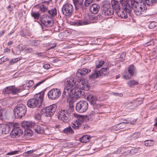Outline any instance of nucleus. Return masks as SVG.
Returning a JSON list of instances; mask_svg holds the SVG:
<instances>
[{
	"label": "nucleus",
	"mask_w": 157,
	"mask_h": 157,
	"mask_svg": "<svg viewBox=\"0 0 157 157\" xmlns=\"http://www.w3.org/2000/svg\"><path fill=\"white\" fill-rule=\"evenodd\" d=\"M94 113H95L93 111H92L90 114L86 116L81 115L76 113H74V116L76 119L72 123V127L75 129H79L82 123L88 121L90 119L94 116Z\"/></svg>",
	"instance_id": "f257e3e1"
},
{
	"label": "nucleus",
	"mask_w": 157,
	"mask_h": 157,
	"mask_svg": "<svg viewBox=\"0 0 157 157\" xmlns=\"http://www.w3.org/2000/svg\"><path fill=\"white\" fill-rule=\"evenodd\" d=\"M44 95V93L42 92L36 94L34 98L30 99L27 102L28 106L31 108L36 107H40L42 105Z\"/></svg>",
	"instance_id": "f03ea898"
},
{
	"label": "nucleus",
	"mask_w": 157,
	"mask_h": 157,
	"mask_svg": "<svg viewBox=\"0 0 157 157\" xmlns=\"http://www.w3.org/2000/svg\"><path fill=\"white\" fill-rule=\"evenodd\" d=\"M21 126L25 129L28 128H33L35 132L38 134H43L44 133V128L42 125L36 124L34 122L32 121H24L21 124Z\"/></svg>",
	"instance_id": "7ed1b4c3"
},
{
	"label": "nucleus",
	"mask_w": 157,
	"mask_h": 157,
	"mask_svg": "<svg viewBox=\"0 0 157 157\" xmlns=\"http://www.w3.org/2000/svg\"><path fill=\"white\" fill-rule=\"evenodd\" d=\"M143 0H127L126 1H121V3L126 11L130 13L131 8L130 6L142 5Z\"/></svg>",
	"instance_id": "20e7f679"
},
{
	"label": "nucleus",
	"mask_w": 157,
	"mask_h": 157,
	"mask_svg": "<svg viewBox=\"0 0 157 157\" xmlns=\"http://www.w3.org/2000/svg\"><path fill=\"white\" fill-rule=\"evenodd\" d=\"M84 92L78 88H75L71 89V98H69L68 101L69 102L75 101L79 98L83 96Z\"/></svg>",
	"instance_id": "39448f33"
},
{
	"label": "nucleus",
	"mask_w": 157,
	"mask_h": 157,
	"mask_svg": "<svg viewBox=\"0 0 157 157\" xmlns=\"http://www.w3.org/2000/svg\"><path fill=\"white\" fill-rule=\"evenodd\" d=\"M15 116L18 118H21L24 116L27 112V109L25 105L23 104L17 105L14 109Z\"/></svg>",
	"instance_id": "423d86ee"
},
{
	"label": "nucleus",
	"mask_w": 157,
	"mask_h": 157,
	"mask_svg": "<svg viewBox=\"0 0 157 157\" xmlns=\"http://www.w3.org/2000/svg\"><path fill=\"white\" fill-rule=\"evenodd\" d=\"M131 8V10L133 9L134 13L137 16H142L146 15L144 14L147 10L146 5L142 3V5H138L137 6H130Z\"/></svg>",
	"instance_id": "0eeeda50"
},
{
	"label": "nucleus",
	"mask_w": 157,
	"mask_h": 157,
	"mask_svg": "<svg viewBox=\"0 0 157 157\" xmlns=\"http://www.w3.org/2000/svg\"><path fill=\"white\" fill-rule=\"evenodd\" d=\"M23 90L21 88H17L14 86L7 87L5 88L2 91L3 94H16L22 91Z\"/></svg>",
	"instance_id": "6e6552de"
},
{
	"label": "nucleus",
	"mask_w": 157,
	"mask_h": 157,
	"mask_svg": "<svg viewBox=\"0 0 157 157\" xmlns=\"http://www.w3.org/2000/svg\"><path fill=\"white\" fill-rule=\"evenodd\" d=\"M88 103L86 101H81L76 104V110L79 113L85 112L88 108Z\"/></svg>",
	"instance_id": "1a4fd4ad"
},
{
	"label": "nucleus",
	"mask_w": 157,
	"mask_h": 157,
	"mask_svg": "<svg viewBox=\"0 0 157 157\" xmlns=\"http://www.w3.org/2000/svg\"><path fill=\"white\" fill-rule=\"evenodd\" d=\"M57 108L56 104H53L44 108L42 110L44 115L46 117H50L55 113Z\"/></svg>",
	"instance_id": "9d476101"
},
{
	"label": "nucleus",
	"mask_w": 157,
	"mask_h": 157,
	"mask_svg": "<svg viewBox=\"0 0 157 157\" xmlns=\"http://www.w3.org/2000/svg\"><path fill=\"white\" fill-rule=\"evenodd\" d=\"M70 114L66 110H61L58 113V118L60 120L65 123L67 122L70 119Z\"/></svg>",
	"instance_id": "9b49d317"
},
{
	"label": "nucleus",
	"mask_w": 157,
	"mask_h": 157,
	"mask_svg": "<svg viewBox=\"0 0 157 157\" xmlns=\"http://www.w3.org/2000/svg\"><path fill=\"white\" fill-rule=\"evenodd\" d=\"M74 9L73 6L70 3L64 4L62 8L63 14L66 16L70 17L73 13Z\"/></svg>",
	"instance_id": "f8f14e48"
},
{
	"label": "nucleus",
	"mask_w": 157,
	"mask_h": 157,
	"mask_svg": "<svg viewBox=\"0 0 157 157\" xmlns=\"http://www.w3.org/2000/svg\"><path fill=\"white\" fill-rule=\"evenodd\" d=\"M61 94V92L59 89L57 88L53 89L49 91L48 96L52 100H55L58 98Z\"/></svg>",
	"instance_id": "ddd939ff"
},
{
	"label": "nucleus",
	"mask_w": 157,
	"mask_h": 157,
	"mask_svg": "<svg viewBox=\"0 0 157 157\" xmlns=\"http://www.w3.org/2000/svg\"><path fill=\"white\" fill-rule=\"evenodd\" d=\"M40 21L45 26L47 27H50L53 25L51 18L47 15L42 16L40 18Z\"/></svg>",
	"instance_id": "4468645a"
},
{
	"label": "nucleus",
	"mask_w": 157,
	"mask_h": 157,
	"mask_svg": "<svg viewBox=\"0 0 157 157\" xmlns=\"http://www.w3.org/2000/svg\"><path fill=\"white\" fill-rule=\"evenodd\" d=\"M76 82V79L75 78L71 77L67 78L65 81V87L71 89Z\"/></svg>",
	"instance_id": "2eb2a0df"
},
{
	"label": "nucleus",
	"mask_w": 157,
	"mask_h": 157,
	"mask_svg": "<svg viewBox=\"0 0 157 157\" xmlns=\"http://www.w3.org/2000/svg\"><path fill=\"white\" fill-rule=\"evenodd\" d=\"M122 0L120 1V3L118 2L117 1L114 0H112L111 2V5L112 7V9L115 11V13L118 12L119 11L121 10V6L123 7V9L124 11H125L124 9V8L121 5V1Z\"/></svg>",
	"instance_id": "dca6fc26"
},
{
	"label": "nucleus",
	"mask_w": 157,
	"mask_h": 157,
	"mask_svg": "<svg viewBox=\"0 0 157 157\" xmlns=\"http://www.w3.org/2000/svg\"><path fill=\"white\" fill-rule=\"evenodd\" d=\"M78 88L82 90H87L89 89L88 82L86 79H82L78 82Z\"/></svg>",
	"instance_id": "f3484780"
},
{
	"label": "nucleus",
	"mask_w": 157,
	"mask_h": 157,
	"mask_svg": "<svg viewBox=\"0 0 157 157\" xmlns=\"http://www.w3.org/2000/svg\"><path fill=\"white\" fill-rule=\"evenodd\" d=\"M11 134L13 137L17 138L22 134L23 130L20 127H15L12 130Z\"/></svg>",
	"instance_id": "a211bd4d"
},
{
	"label": "nucleus",
	"mask_w": 157,
	"mask_h": 157,
	"mask_svg": "<svg viewBox=\"0 0 157 157\" xmlns=\"http://www.w3.org/2000/svg\"><path fill=\"white\" fill-rule=\"evenodd\" d=\"M91 70L89 69L83 68L79 69L76 73V76L78 77L81 78L83 76L86 75Z\"/></svg>",
	"instance_id": "6ab92c4d"
},
{
	"label": "nucleus",
	"mask_w": 157,
	"mask_h": 157,
	"mask_svg": "<svg viewBox=\"0 0 157 157\" xmlns=\"http://www.w3.org/2000/svg\"><path fill=\"white\" fill-rule=\"evenodd\" d=\"M62 97L63 98H67V101L69 98H71V89L67 88H65L63 91Z\"/></svg>",
	"instance_id": "aec40b11"
},
{
	"label": "nucleus",
	"mask_w": 157,
	"mask_h": 157,
	"mask_svg": "<svg viewBox=\"0 0 157 157\" xmlns=\"http://www.w3.org/2000/svg\"><path fill=\"white\" fill-rule=\"evenodd\" d=\"M87 100L89 101L90 103L92 105L96 104L97 100L96 97L91 94H88L86 98Z\"/></svg>",
	"instance_id": "412c9836"
},
{
	"label": "nucleus",
	"mask_w": 157,
	"mask_h": 157,
	"mask_svg": "<svg viewBox=\"0 0 157 157\" xmlns=\"http://www.w3.org/2000/svg\"><path fill=\"white\" fill-rule=\"evenodd\" d=\"M71 25H73L75 26H78L86 25L88 24V23L86 21H83L81 20H77L76 21H71L70 22Z\"/></svg>",
	"instance_id": "4be33fe9"
},
{
	"label": "nucleus",
	"mask_w": 157,
	"mask_h": 157,
	"mask_svg": "<svg viewBox=\"0 0 157 157\" xmlns=\"http://www.w3.org/2000/svg\"><path fill=\"white\" fill-rule=\"evenodd\" d=\"M100 9V6L97 4H93L90 7L91 12L94 14H97L98 13Z\"/></svg>",
	"instance_id": "5701e85b"
},
{
	"label": "nucleus",
	"mask_w": 157,
	"mask_h": 157,
	"mask_svg": "<svg viewBox=\"0 0 157 157\" xmlns=\"http://www.w3.org/2000/svg\"><path fill=\"white\" fill-rule=\"evenodd\" d=\"M103 14L105 16H110L113 15L114 13V10L111 8H106L102 10Z\"/></svg>",
	"instance_id": "b1692460"
},
{
	"label": "nucleus",
	"mask_w": 157,
	"mask_h": 157,
	"mask_svg": "<svg viewBox=\"0 0 157 157\" xmlns=\"http://www.w3.org/2000/svg\"><path fill=\"white\" fill-rule=\"evenodd\" d=\"M128 71L130 76H132L136 74V69L133 65H131L129 66Z\"/></svg>",
	"instance_id": "393cba45"
},
{
	"label": "nucleus",
	"mask_w": 157,
	"mask_h": 157,
	"mask_svg": "<svg viewBox=\"0 0 157 157\" xmlns=\"http://www.w3.org/2000/svg\"><path fill=\"white\" fill-rule=\"evenodd\" d=\"M100 71L95 70L92 74L89 76V78L90 79H94L99 77L100 76Z\"/></svg>",
	"instance_id": "a878e982"
},
{
	"label": "nucleus",
	"mask_w": 157,
	"mask_h": 157,
	"mask_svg": "<svg viewBox=\"0 0 157 157\" xmlns=\"http://www.w3.org/2000/svg\"><path fill=\"white\" fill-rule=\"evenodd\" d=\"M102 6V10L103 9L106 8H109L111 7V5L109 2L107 0L104 1L102 2L101 4Z\"/></svg>",
	"instance_id": "bb28decb"
},
{
	"label": "nucleus",
	"mask_w": 157,
	"mask_h": 157,
	"mask_svg": "<svg viewBox=\"0 0 157 157\" xmlns=\"http://www.w3.org/2000/svg\"><path fill=\"white\" fill-rule=\"evenodd\" d=\"M123 10H121L119 11L118 12H116V13L118 16L121 17L122 18H126L128 17V16L126 13L128 12L124 11Z\"/></svg>",
	"instance_id": "cd10ccee"
},
{
	"label": "nucleus",
	"mask_w": 157,
	"mask_h": 157,
	"mask_svg": "<svg viewBox=\"0 0 157 157\" xmlns=\"http://www.w3.org/2000/svg\"><path fill=\"white\" fill-rule=\"evenodd\" d=\"M98 71H100V77L102 76H105L107 75L109 73V70L108 67L102 68L100 70Z\"/></svg>",
	"instance_id": "c85d7f7f"
},
{
	"label": "nucleus",
	"mask_w": 157,
	"mask_h": 157,
	"mask_svg": "<svg viewBox=\"0 0 157 157\" xmlns=\"http://www.w3.org/2000/svg\"><path fill=\"white\" fill-rule=\"evenodd\" d=\"M89 136L88 135H85L79 138V141L83 143H86L89 141Z\"/></svg>",
	"instance_id": "c756f323"
},
{
	"label": "nucleus",
	"mask_w": 157,
	"mask_h": 157,
	"mask_svg": "<svg viewBox=\"0 0 157 157\" xmlns=\"http://www.w3.org/2000/svg\"><path fill=\"white\" fill-rule=\"evenodd\" d=\"M102 16L101 15H98L97 16L94 15L90 16L89 17V19L91 21H94L95 20H99L102 19ZM94 22V21L93 22Z\"/></svg>",
	"instance_id": "7c9ffc66"
},
{
	"label": "nucleus",
	"mask_w": 157,
	"mask_h": 157,
	"mask_svg": "<svg viewBox=\"0 0 157 157\" xmlns=\"http://www.w3.org/2000/svg\"><path fill=\"white\" fill-rule=\"evenodd\" d=\"M20 34L21 36L25 37V38L30 35V33L29 31L25 30H22Z\"/></svg>",
	"instance_id": "2f4dec72"
},
{
	"label": "nucleus",
	"mask_w": 157,
	"mask_h": 157,
	"mask_svg": "<svg viewBox=\"0 0 157 157\" xmlns=\"http://www.w3.org/2000/svg\"><path fill=\"white\" fill-rule=\"evenodd\" d=\"M63 131L65 133L67 134H68L70 133L73 134L74 133V132L71 127H69L65 128L63 130Z\"/></svg>",
	"instance_id": "473e14b6"
},
{
	"label": "nucleus",
	"mask_w": 157,
	"mask_h": 157,
	"mask_svg": "<svg viewBox=\"0 0 157 157\" xmlns=\"http://www.w3.org/2000/svg\"><path fill=\"white\" fill-rule=\"evenodd\" d=\"M138 84V82L135 80H130L127 83L128 86L130 87H132Z\"/></svg>",
	"instance_id": "72a5a7b5"
},
{
	"label": "nucleus",
	"mask_w": 157,
	"mask_h": 157,
	"mask_svg": "<svg viewBox=\"0 0 157 157\" xmlns=\"http://www.w3.org/2000/svg\"><path fill=\"white\" fill-rule=\"evenodd\" d=\"M48 13L50 15L53 17L55 16L57 14V11L55 8L52 9L48 11Z\"/></svg>",
	"instance_id": "f704fd0d"
},
{
	"label": "nucleus",
	"mask_w": 157,
	"mask_h": 157,
	"mask_svg": "<svg viewBox=\"0 0 157 157\" xmlns=\"http://www.w3.org/2000/svg\"><path fill=\"white\" fill-rule=\"evenodd\" d=\"M75 6H78L79 5H82L83 4V0H73Z\"/></svg>",
	"instance_id": "c9c22d12"
},
{
	"label": "nucleus",
	"mask_w": 157,
	"mask_h": 157,
	"mask_svg": "<svg viewBox=\"0 0 157 157\" xmlns=\"http://www.w3.org/2000/svg\"><path fill=\"white\" fill-rule=\"evenodd\" d=\"M154 144V141L153 140H148L145 141L144 145L146 146H151Z\"/></svg>",
	"instance_id": "e433bc0d"
},
{
	"label": "nucleus",
	"mask_w": 157,
	"mask_h": 157,
	"mask_svg": "<svg viewBox=\"0 0 157 157\" xmlns=\"http://www.w3.org/2000/svg\"><path fill=\"white\" fill-rule=\"evenodd\" d=\"M31 16L33 17L34 19L38 20L40 16V14L38 12H32L31 13Z\"/></svg>",
	"instance_id": "4c0bfd02"
},
{
	"label": "nucleus",
	"mask_w": 157,
	"mask_h": 157,
	"mask_svg": "<svg viewBox=\"0 0 157 157\" xmlns=\"http://www.w3.org/2000/svg\"><path fill=\"white\" fill-rule=\"evenodd\" d=\"M41 41L40 40H33L31 42V45L32 46H36L40 44Z\"/></svg>",
	"instance_id": "58836bf2"
},
{
	"label": "nucleus",
	"mask_w": 157,
	"mask_h": 157,
	"mask_svg": "<svg viewBox=\"0 0 157 157\" xmlns=\"http://www.w3.org/2000/svg\"><path fill=\"white\" fill-rule=\"evenodd\" d=\"M34 84V82L32 80H31L28 82H27L25 84H24L23 85V86L24 87H30L33 86Z\"/></svg>",
	"instance_id": "ea45409f"
},
{
	"label": "nucleus",
	"mask_w": 157,
	"mask_h": 157,
	"mask_svg": "<svg viewBox=\"0 0 157 157\" xmlns=\"http://www.w3.org/2000/svg\"><path fill=\"white\" fill-rule=\"evenodd\" d=\"M155 0H143V2L146 5V4L148 6L151 5L152 3L155 2Z\"/></svg>",
	"instance_id": "a19ab883"
},
{
	"label": "nucleus",
	"mask_w": 157,
	"mask_h": 157,
	"mask_svg": "<svg viewBox=\"0 0 157 157\" xmlns=\"http://www.w3.org/2000/svg\"><path fill=\"white\" fill-rule=\"evenodd\" d=\"M40 10L41 11L43 12H46L48 10L47 5L44 4H43L40 6Z\"/></svg>",
	"instance_id": "79ce46f5"
},
{
	"label": "nucleus",
	"mask_w": 157,
	"mask_h": 157,
	"mask_svg": "<svg viewBox=\"0 0 157 157\" xmlns=\"http://www.w3.org/2000/svg\"><path fill=\"white\" fill-rule=\"evenodd\" d=\"M20 60V59L19 58L12 59L10 60L9 64V65H13Z\"/></svg>",
	"instance_id": "37998d69"
},
{
	"label": "nucleus",
	"mask_w": 157,
	"mask_h": 157,
	"mask_svg": "<svg viewBox=\"0 0 157 157\" xmlns=\"http://www.w3.org/2000/svg\"><path fill=\"white\" fill-rule=\"evenodd\" d=\"M105 62L103 60L99 61L98 63H96V68L97 69L100 68L104 64Z\"/></svg>",
	"instance_id": "c03bdc74"
},
{
	"label": "nucleus",
	"mask_w": 157,
	"mask_h": 157,
	"mask_svg": "<svg viewBox=\"0 0 157 157\" xmlns=\"http://www.w3.org/2000/svg\"><path fill=\"white\" fill-rule=\"evenodd\" d=\"M126 124L127 123L125 122H122L117 124L118 128L119 129L124 128Z\"/></svg>",
	"instance_id": "a18cd8bd"
},
{
	"label": "nucleus",
	"mask_w": 157,
	"mask_h": 157,
	"mask_svg": "<svg viewBox=\"0 0 157 157\" xmlns=\"http://www.w3.org/2000/svg\"><path fill=\"white\" fill-rule=\"evenodd\" d=\"M32 131L30 130H27L25 132V136H31L32 134Z\"/></svg>",
	"instance_id": "49530a36"
},
{
	"label": "nucleus",
	"mask_w": 157,
	"mask_h": 157,
	"mask_svg": "<svg viewBox=\"0 0 157 157\" xmlns=\"http://www.w3.org/2000/svg\"><path fill=\"white\" fill-rule=\"evenodd\" d=\"M41 115L38 113H35L34 115V118L36 120L38 121H39L41 120Z\"/></svg>",
	"instance_id": "de8ad7c7"
},
{
	"label": "nucleus",
	"mask_w": 157,
	"mask_h": 157,
	"mask_svg": "<svg viewBox=\"0 0 157 157\" xmlns=\"http://www.w3.org/2000/svg\"><path fill=\"white\" fill-rule=\"evenodd\" d=\"M140 135V133L137 132H136L133 134L132 136V138L136 139L138 138Z\"/></svg>",
	"instance_id": "09e8293b"
},
{
	"label": "nucleus",
	"mask_w": 157,
	"mask_h": 157,
	"mask_svg": "<svg viewBox=\"0 0 157 157\" xmlns=\"http://www.w3.org/2000/svg\"><path fill=\"white\" fill-rule=\"evenodd\" d=\"M156 23L154 22H152L148 25V27L150 29H153L156 26Z\"/></svg>",
	"instance_id": "8fccbe9b"
},
{
	"label": "nucleus",
	"mask_w": 157,
	"mask_h": 157,
	"mask_svg": "<svg viewBox=\"0 0 157 157\" xmlns=\"http://www.w3.org/2000/svg\"><path fill=\"white\" fill-rule=\"evenodd\" d=\"M94 0H85V5L86 6H88Z\"/></svg>",
	"instance_id": "3c124183"
},
{
	"label": "nucleus",
	"mask_w": 157,
	"mask_h": 157,
	"mask_svg": "<svg viewBox=\"0 0 157 157\" xmlns=\"http://www.w3.org/2000/svg\"><path fill=\"white\" fill-rule=\"evenodd\" d=\"M51 1V0H42V3L48 6Z\"/></svg>",
	"instance_id": "603ef678"
},
{
	"label": "nucleus",
	"mask_w": 157,
	"mask_h": 157,
	"mask_svg": "<svg viewBox=\"0 0 157 157\" xmlns=\"http://www.w3.org/2000/svg\"><path fill=\"white\" fill-rule=\"evenodd\" d=\"M81 127V128L82 129H87L89 128V127L88 125L86 124H83L82 126V125H81V126L79 127V129Z\"/></svg>",
	"instance_id": "864d4df0"
},
{
	"label": "nucleus",
	"mask_w": 157,
	"mask_h": 157,
	"mask_svg": "<svg viewBox=\"0 0 157 157\" xmlns=\"http://www.w3.org/2000/svg\"><path fill=\"white\" fill-rule=\"evenodd\" d=\"M45 80H46L45 79H44L41 81L40 82H38L36 84V85L34 86V88L35 89L36 87L43 83Z\"/></svg>",
	"instance_id": "5fc2aeb1"
},
{
	"label": "nucleus",
	"mask_w": 157,
	"mask_h": 157,
	"mask_svg": "<svg viewBox=\"0 0 157 157\" xmlns=\"http://www.w3.org/2000/svg\"><path fill=\"white\" fill-rule=\"evenodd\" d=\"M25 51L27 53H29L33 51V49L31 48H28L25 49Z\"/></svg>",
	"instance_id": "6e6d98bb"
},
{
	"label": "nucleus",
	"mask_w": 157,
	"mask_h": 157,
	"mask_svg": "<svg viewBox=\"0 0 157 157\" xmlns=\"http://www.w3.org/2000/svg\"><path fill=\"white\" fill-rule=\"evenodd\" d=\"M146 44L147 46H149L150 45H154V42L152 40L147 42Z\"/></svg>",
	"instance_id": "4d7b16f0"
},
{
	"label": "nucleus",
	"mask_w": 157,
	"mask_h": 157,
	"mask_svg": "<svg viewBox=\"0 0 157 157\" xmlns=\"http://www.w3.org/2000/svg\"><path fill=\"white\" fill-rule=\"evenodd\" d=\"M50 67V65L49 64H46L43 66V67L46 69H48Z\"/></svg>",
	"instance_id": "13d9d810"
},
{
	"label": "nucleus",
	"mask_w": 157,
	"mask_h": 157,
	"mask_svg": "<svg viewBox=\"0 0 157 157\" xmlns=\"http://www.w3.org/2000/svg\"><path fill=\"white\" fill-rule=\"evenodd\" d=\"M126 52H123L122 53V54L121 55V56H120V57L121 58V59H124L125 56V55H126Z\"/></svg>",
	"instance_id": "bf43d9fd"
},
{
	"label": "nucleus",
	"mask_w": 157,
	"mask_h": 157,
	"mask_svg": "<svg viewBox=\"0 0 157 157\" xmlns=\"http://www.w3.org/2000/svg\"><path fill=\"white\" fill-rule=\"evenodd\" d=\"M112 130L114 131H117L118 130H119V128H118L117 125L116 126H113L112 128Z\"/></svg>",
	"instance_id": "052dcab7"
},
{
	"label": "nucleus",
	"mask_w": 157,
	"mask_h": 157,
	"mask_svg": "<svg viewBox=\"0 0 157 157\" xmlns=\"http://www.w3.org/2000/svg\"><path fill=\"white\" fill-rule=\"evenodd\" d=\"M67 102L69 103V105L70 108H72L74 107V105H73V104L75 101L73 102H69L68 101H67Z\"/></svg>",
	"instance_id": "680f3d73"
},
{
	"label": "nucleus",
	"mask_w": 157,
	"mask_h": 157,
	"mask_svg": "<svg viewBox=\"0 0 157 157\" xmlns=\"http://www.w3.org/2000/svg\"><path fill=\"white\" fill-rule=\"evenodd\" d=\"M153 53L154 55H155V56H157V47L154 49V50L153 51Z\"/></svg>",
	"instance_id": "e2e57ef3"
},
{
	"label": "nucleus",
	"mask_w": 157,
	"mask_h": 157,
	"mask_svg": "<svg viewBox=\"0 0 157 157\" xmlns=\"http://www.w3.org/2000/svg\"><path fill=\"white\" fill-rule=\"evenodd\" d=\"M34 151L33 150H30L25 152L27 154H31L33 153Z\"/></svg>",
	"instance_id": "0e129e2a"
},
{
	"label": "nucleus",
	"mask_w": 157,
	"mask_h": 157,
	"mask_svg": "<svg viewBox=\"0 0 157 157\" xmlns=\"http://www.w3.org/2000/svg\"><path fill=\"white\" fill-rule=\"evenodd\" d=\"M42 52H36L35 54L37 55L38 56H43L42 55Z\"/></svg>",
	"instance_id": "69168bd1"
},
{
	"label": "nucleus",
	"mask_w": 157,
	"mask_h": 157,
	"mask_svg": "<svg viewBox=\"0 0 157 157\" xmlns=\"http://www.w3.org/2000/svg\"><path fill=\"white\" fill-rule=\"evenodd\" d=\"M59 61V59H58L56 58V59L52 60V62L55 63L56 62H57Z\"/></svg>",
	"instance_id": "338daca9"
},
{
	"label": "nucleus",
	"mask_w": 157,
	"mask_h": 157,
	"mask_svg": "<svg viewBox=\"0 0 157 157\" xmlns=\"http://www.w3.org/2000/svg\"><path fill=\"white\" fill-rule=\"evenodd\" d=\"M10 50L8 48H6L4 49V53H6L10 52Z\"/></svg>",
	"instance_id": "774afa93"
}]
</instances>
